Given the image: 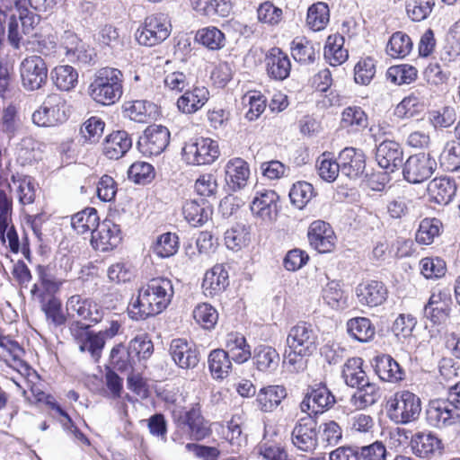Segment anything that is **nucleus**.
Listing matches in <instances>:
<instances>
[{
    "label": "nucleus",
    "mask_w": 460,
    "mask_h": 460,
    "mask_svg": "<svg viewBox=\"0 0 460 460\" xmlns=\"http://www.w3.org/2000/svg\"><path fill=\"white\" fill-rule=\"evenodd\" d=\"M287 396L286 388L282 385H268L261 388L256 398L258 407L264 412L273 411Z\"/></svg>",
    "instance_id": "obj_35"
},
{
    "label": "nucleus",
    "mask_w": 460,
    "mask_h": 460,
    "mask_svg": "<svg viewBox=\"0 0 460 460\" xmlns=\"http://www.w3.org/2000/svg\"><path fill=\"white\" fill-rule=\"evenodd\" d=\"M156 113V105L144 100L129 102L124 106L125 117L139 123L149 122L155 119Z\"/></svg>",
    "instance_id": "obj_38"
},
{
    "label": "nucleus",
    "mask_w": 460,
    "mask_h": 460,
    "mask_svg": "<svg viewBox=\"0 0 460 460\" xmlns=\"http://www.w3.org/2000/svg\"><path fill=\"white\" fill-rule=\"evenodd\" d=\"M347 330L349 334L356 341L367 342L376 333V329L370 320L366 317H356L348 321Z\"/></svg>",
    "instance_id": "obj_43"
},
{
    "label": "nucleus",
    "mask_w": 460,
    "mask_h": 460,
    "mask_svg": "<svg viewBox=\"0 0 460 460\" xmlns=\"http://www.w3.org/2000/svg\"><path fill=\"white\" fill-rule=\"evenodd\" d=\"M22 86L28 91L41 88L47 82L48 68L45 61L39 56L24 58L20 66Z\"/></svg>",
    "instance_id": "obj_8"
},
{
    "label": "nucleus",
    "mask_w": 460,
    "mask_h": 460,
    "mask_svg": "<svg viewBox=\"0 0 460 460\" xmlns=\"http://www.w3.org/2000/svg\"><path fill=\"white\" fill-rule=\"evenodd\" d=\"M192 316L195 322L206 330L214 329L218 321L217 310L208 303L198 304L192 311Z\"/></svg>",
    "instance_id": "obj_49"
},
{
    "label": "nucleus",
    "mask_w": 460,
    "mask_h": 460,
    "mask_svg": "<svg viewBox=\"0 0 460 460\" xmlns=\"http://www.w3.org/2000/svg\"><path fill=\"white\" fill-rule=\"evenodd\" d=\"M411 453L420 458L429 460L444 452L442 440L431 431H419L411 437Z\"/></svg>",
    "instance_id": "obj_13"
},
{
    "label": "nucleus",
    "mask_w": 460,
    "mask_h": 460,
    "mask_svg": "<svg viewBox=\"0 0 460 460\" xmlns=\"http://www.w3.org/2000/svg\"><path fill=\"white\" fill-rule=\"evenodd\" d=\"M292 57L299 63L310 64L315 59L314 45L305 38H296L291 42Z\"/></svg>",
    "instance_id": "obj_52"
},
{
    "label": "nucleus",
    "mask_w": 460,
    "mask_h": 460,
    "mask_svg": "<svg viewBox=\"0 0 460 460\" xmlns=\"http://www.w3.org/2000/svg\"><path fill=\"white\" fill-rule=\"evenodd\" d=\"M219 146L217 141L199 137L186 143L182 148V159L190 165L211 164L219 156Z\"/></svg>",
    "instance_id": "obj_6"
},
{
    "label": "nucleus",
    "mask_w": 460,
    "mask_h": 460,
    "mask_svg": "<svg viewBox=\"0 0 460 460\" xmlns=\"http://www.w3.org/2000/svg\"><path fill=\"white\" fill-rule=\"evenodd\" d=\"M269 75L276 80H284L289 75L291 63L289 58L279 48H272L266 56Z\"/></svg>",
    "instance_id": "obj_30"
},
{
    "label": "nucleus",
    "mask_w": 460,
    "mask_h": 460,
    "mask_svg": "<svg viewBox=\"0 0 460 460\" xmlns=\"http://www.w3.org/2000/svg\"><path fill=\"white\" fill-rule=\"evenodd\" d=\"M417 69L408 64L393 66L386 72L387 79L397 85L409 84L417 79Z\"/></svg>",
    "instance_id": "obj_50"
},
{
    "label": "nucleus",
    "mask_w": 460,
    "mask_h": 460,
    "mask_svg": "<svg viewBox=\"0 0 460 460\" xmlns=\"http://www.w3.org/2000/svg\"><path fill=\"white\" fill-rule=\"evenodd\" d=\"M339 159L341 172L349 178H357L365 171V155L360 149L345 147L340 153Z\"/></svg>",
    "instance_id": "obj_25"
},
{
    "label": "nucleus",
    "mask_w": 460,
    "mask_h": 460,
    "mask_svg": "<svg viewBox=\"0 0 460 460\" xmlns=\"http://www.w3.org/2000/svg\"><path fill=\"white\" fill-rule=\"evenodd\" d=\"M420 272L426 279H438L445 275L446 262L438 258H423L420 261Z\"/></svg>",
    "instance_id": "obj_62"
},
{
    "label": "nucleus",
    "mask_w": 460,
    "mask_h": 460,
    "mask_svg": "<svg viewBox=\"0 0 460 460\" xmlns=\"http://www.w3.org/2000/svg\"><path fill=\"white\" fill-rule=\"evenodd\" d=\"M51 78L59 90L70 91L77 84L78 73L71 66L61 65L52 70Z\"/></svg>",
    "instance_id": "obj_45"
},
{
    "label": "nucleus",
    "mask_w": 460,
    "mask_h": 460,
    "mask_svg": "<svg viewBox=\"0 0 460 460\" xmlns=\"http://www.w3.org/2000/svg\"><path fill=\"white\" fill-rule=\"evenodd\" d=\"M412 49L411 38L402 31H395L386 45V53L393 58H403Z\"/></svg>",
    "instance_id": "obj_46"
},
{
    "label": "nucleus",
    "mask_w": 460,
    "mask_h": 460,
    "mask_svg": "<svg viewBox=\"0 0 460 460\" xmlns=\"http://www.w3.org/2000/svg\"><path fill=\"white\" fill-rule=\"evenodd\" d=\"M279 356L277 350L267 345H260L255 348L253 362L260 371L275 370L279 365Z\"/></svg>",
    "instance_id": "obj_44"
},
{
    "label": "nucleus",
    "mask_w": 460,
    "mask_h": 460,
    "mask_svg": "<svg viewBox=\"0 0 460 460\" xmlns=\"http://www.w3.org/2000/svg\"><path fill=\"white\" fill-rule=\"evenodd\" d=\"M91 237V243L95 250L108 252L120 243V228L111 220H104L99 223Z\"/></svg>",
    "instance_id": "obj_17"
},
{
    "label": "nucleus",
    "mask_w": 460,
    "mask_h": 460,
    "mask_svg": "<svg viewBox=\"0 0 460 460\" xmlns=\"http://www.w3.org/2000/svg\"><path fill=\"white\" fill-rule=\"evenodd\" d=\"M174 295L172 281L167 278H154L143 284L137 296L128 305V314L135 321L146 320L162 313Z\"/></svg>",
    "instance_id": "obj_1"
},
{
    "label": "nucleus",
    "mask_w": 460,
    "mask_h": 460,
    "mask_svg": "<svg viewBox=\"0 0 460 460\" xmlns=\"http://www.w3.org/2000/svg\"><path fill=\"white\" fill-rule=\"evenodd\" d=\"M225 347V352L237 364L246 362L252 356L251 347L245 337L240 332H232L227 333Z\"/></svg>",
    "instance_id": "obj_28"
},
{
    "label": "nucleus",
    "mask_w": 460,
    "mask_h": 460,
    "mask_svg": "<svg viewBox=\"0 0 460 460\" xmlns=\"http://www.w3.org/2000/svg\"><path fill=\"white\" fill-rule=\"evenodd\" d=\"M123 80L124 76L119 69L111 66L100 68L89 85V95L100 104H114L123 94Z\"/></svg>",
    "instance_id": "obj_3"
},
{
    "label": "nucleus",
    "mask_w": 460,
    "mask_h": 460,
    "mask_svg": "<svg viewBox=\"0 0 460 460\" xmlns=\"http://www.w3.org/2000/svg\"><path fill=\"white\" fill-rule=\"evenodd\" d=\"M402 149L392 140L383 141L376 148V159L380 167L394 172L402 162Z\"/></svg>",
    "instance_id": "obj_26"
},
{
    "label": "nucleus",
    "mask_w": 460,
    "mask_h": 460,
    "mask_svg": "<svg viewBox=\"0 0 460 460\" xmlns=\"http://www.w3.org/2000/svg\"><path fill=\"white\" fill-rule=\"evenodd\" d=\"M341 127L349 131L359 132L368 125V117L359 106H349L341 113Z\"/></svg>",
    "instance_id": "obj_40"
},
{
    "label": "nucleus",
    "mask_w": 460,
    "mask_h": 460,
    "mask_svg": "<svg viewBox=\"0 0 460 460\" xmlns=\"http://www.w3.org/2000/svg\"><path fill=\"white\" fill-rule=\"evenodd\" d=\"M231 358L225 352V349H213L208 358V369L214 379L222 380L226 378L232 368Z\"/></svg>",
    "instance_id": "obj_39"
},
{
    "label": "nucleus",
    "mask_w": 460,
    "mask_h": 460,
    "mask_svg": "<svg viewBox=\"0 0 460 460\" xmlns=\"http://www.w3.org/2000/svg\"><path fill=\"white\" fill-rule=\"evenodd\" d=\"M9 188L13 191L20 204L25 206L32 204L36 198V187L33 180L26 175H13L9 182Z\"/></svg>",
    "instance_id": "obj_33"
},
{
    "label": "nucleus",
    "mask_w": 460,
    "mask_h": 460,
    "mask_svg": "<svg viewBox=\"0 0 460 460\" xmlns=\"http://www.w3.org/2000/svg\"><path fill=\"white\" fill-rule=\"evenodd\" d=\"M22 46H24L27 50L48 56L56 48V41L51 35L33 32L27 36L26 41L22 42Z\"/></svg>",
    "instance_id": "obj_48"
},
{
    "label": "nucleus",
    "mask_w": 460,
    "mask_h": 460,
    "mask_svg": "<svg viewBox=\"0 0 460 460\" xmlns=\"http://www.w3.org/2000/svg\"><path fill=\"white\" fill-rule=\"evenodd\" d=\"M132 146V140L126 131L110 134L103 144V153L109 159L122 157Z\"/></svg>",
    "instance_id": "obj_32"
},
{
    "label": "nucleus",
    "mask_w": 460,
    "mask_h": 460,
    "mask_svg": "<svg viewBox=\"0 0 460 460\" xmlns=\"http://www.w3.org/2000/svg\"><path fill=\"white\" fill-rule=\"evenodd\" d=\"M388 291L384 283L377 280L362 282L356 288V296L361 305L376 307L385 303Z\"/></svg>",
    "instance_id": "obj_20"
},
{
    "label": "nucleus",
    "mask_w": 460,
    "mask_h": 460,
    "mask_svg": "<svg viewBox=\"0 0 460 460\" xmlns=\"http://www.w3.org/2000/svg\"><path fill=\"white\" fill-rule=\"evenodd\" d=\"M104 122L98 117H91L84 122L80 134L85 142L96 143L102 136Z\"/></svg>",
    "instance_id": "obj_60"
},
{
    "label": "nucleus",
    "mask_w": 460,
    "mask_h": 460,
    "mask_svg": "<svg viewBox=\"0 0 460 460\" xmlns=\"http://www.w3.org/2000/svg\"><path fill=\"white\" fill-rule=\"evenodd\" d=\"M362 364L363 360L360 358H349L344 364L342 377L349 386L357 387L368 380Z\"/></svg>",
    "instance_id": "obj_47"
},
{
    "label": "nucleus",
    "mask_w": 460,
    "mask_h": 460,
    "mask_svg": "<svg viewBox=\"0 0 460 460\" xmlns=\"http://www.w3.org/2000/svg\"><path fill=\"white\" fill-rule=\"evenodd\" d=\"M228 285V271L223 264H217L205 273L202 281L203 294L213 297L225 291Z\"/></svg>",
    "instance_id": "obj_23"
},
{
    "label": "nucleus",
    "mask_w": 460,
    "mask_h": 460,
    "mask_svg": "<svg viewBox=\"0 0 460 460\" xmlns=\"http://www.w3.org/2000/svg\"><path fill=\"white\" fill-rule=\"evenodd\" d=\"M358 460H386L388 452L385 444L375 441L358 448Z\"/></svg>",
    "instance_id": "obj_64"
},
{
    "label": "nucleus",
    "mask_w": 460,
    "mask_h": 460,
    "mask_svg": "<svg viewBox=\"0 0 460 460\" xmlns=\"http://www.w3.org/2000/svg\"><path fill=\"white\" fill-rule=\"evenodd\" d=\"M440 163L447 171L460 170V144L447 145L440 155Z\"/></svg>",
    "instance_id": "obj_63"
},
{
    "label": "nucleus",
    "mask_w": 460,
    "mask_h": 460,
    "mask_svg": "<svg viewBox=\"0 0 460 460\" xmlns=\"http://www.w3.org/2000/svg\"><path fill=\"white\" fill-rule=\"evenodd\" d=\"M179 249V238L176 234L165 233L161 234L154 245V252L161 258L174 255Z\"/></svg>",
    "instance_id": "obj_53"
},
{
    "label": "nucleus",
    "mask_w": 460,
    "mask_h": 460,
    "mask_svg": "<svg viewBox=\"0 0 460 460\" xmlns=\"http://www.w3.org/2000/svg\"><path fill=\"white\" fill-rule=\"evenodd\" d=\"M98 225L99 217L93 208H85L75 214L71 218V226L79 234H91L92 235Z\"/></svg>",
    "instance_id": "obj_41"
},
{
    "label": "nucleus",
    "mask_w": 460,
    "mask_h": 460,
    "mask_svg": "<svg viewBox=\"0 0 460 460\" xmlns=\"http://www.w3.org/2000/svg\"><path fill=\"white\" fill-rule=\"evenodd\" d=\"M36 271L41 285L49 293L57 292L64 282V279L58 277L54 272V268L50 265H39Z\"/></svg>",
    "instance_id": "obj_59"
},
{
    "label": "nucleus",
    "mask_w": 460,
    "mask_h": 460,
    "mask_svg": "<svg viewBox=\"0 0 460 460\" xmlns=\"http://www.w3.org/2000/svg\"><path fill=\"white\" fill-rule=\"evenodd\" d=\"M323 55L327 62L332 66L343 64L349 58L348 48H345L344 36L339 32L330 35L325 42Z\"/></svg>",
    "instance_id": "obj_31"
},
{
    "label": "nucleus",
    "mask_w": 460,
    "mask_h": 460,
    "mask_svg": "<svg viewBox=\"0 0 460 460\" xmlns=\"http://www.w3.org/2000/svg\"><path fill=\"white\" fill-rule=\"evenodd\" d=\"M375 371L380 379L396 383L403 378V371L399 364L389 355H380L375 358Z\"/></svg>",
    "instance_id": "obj_37"
},
{
    "label": "nucleus",
    "mask_w": 460,
    "mask_h": 460,
    "mask_svg": "<svg viewBox=\"0 0 460 460\" xmlns=\"http://www.w3.org/2000/svg\"><path fill=\"white\" fill-rule=\"evenodd\" d=\"M170 142V131L161 125L149 126L140 137L137 146L146 156L161 155Z\"/></svg>",
    "instance_id": "obj_12"
},
{
    "label": "nucleus",
    "mask_w": 460,
    "mask_h": 460,
    "mask_svg": "<svg viewBox=\"0 0 460 460\" xmlns=\"http://www.w3.org/2000/svg\"><path fill=\"white\" fill-rule=\"evenodd\" d=\"M376 74V62L370 57L360 58L354 67V79L358 84L367 85Z\"/></svg>",
    "instance_id": "obj_56"
},
{
    "label": "nucleus",
    "mask_w": 460,
    "mask_h": 460,
    "mask_svg": "<svg viewBox=\"0 0 460 460\" xmlns=\"http://www.w3.org/2000/svg\"><path fill=\"white\" fill-rule=\"evenodd\" d=\"M170 354L174 363L181 368H194L199 361L196 346L184 339H174L170 344Z\"/></svg>",
    "instance_id": "obj_19"
},
{
    "label": "nucleus",
    "mask_w": 460,
    "mask_h": 460,
    "mask_svg": "<svg viewBox=\"0 0 460 460\" xmlns=\"http://www.w3.org/2000/svg\"><path fill=\"white\" fill-rule=\"evenodd\" d=\"M380 398L378 386L367 380L357 386V391L351 397V402L357 409H365L376 403Z\"/></svg>",
    "instance_id": "obj_42"
},
{
    "label": "nucleus",
    "mask_w": 460,
    "mask_h": 460,
    "mask_svg": "<svg viewBox=\"0 0 460 460\" xmlns=\"http://www.w3.org/2000/svg\"><path fill=\"white\" fill-rule=\"evenodd\" d=\"M66 307L68 316L75 319L74 322L87 321L92 325L100 322L102 316V310L94 301L80 295L70 296Z\"/></svg>",
    "instance_id": "obj_14"
},
{
    "label": "nucleus",
    "mask_w": 460,
    "mask_h": 460,
    "mask_svg": "<svg viewBox=\"0 0 460 460\" xmlns=\"http://www.w3.org/2000/svg\"><path fill=\"white\" fill-rule=\"evenodd\" d=\"M209 93L205 87H194L186 91L177 101V106L183 113H194L208 100Z\"/></svg>",
    "instance_id": "obj_34"
},
{
    "label": "nucleus",
    "mask_w": 460,
    "mask_h": 460,
    "mask_svg": "<svg viewBox=\"0 0 460 460\" xmlns=\"http://www.w3.org/2000/svg\"><path fill=\"white\" fill-rule=\"evenodd\" d=\"M329 19L330 11L325 3L318 2L309 7L306 21L313 29H325Z\"/></svg>",
    "instance_id": "obj_57"
},
{
    "label": "nucleus",
    "mask_w": 460,
    "mask_h": 460,
    "mask_svg": "<svg viewBox=\"0 0 460 460\" xmlns=\"http://www.w3.org/2000/svg\"><path fill=\"white\" fill-rule=\"evenodd\" d=\"M441 223L437 218H424L420 221L416 233V241L421 244H430L439 234Z\"/></svg>",
    "instance_id": "obj_54"
},
{
    "label": "nucleus",
    "mask_w": 460,
    "mask_h": 460,
    "mask_svg": "<svg viewBox=\"0 0 460 460\" xmlns=\"http://www.w3.org/2000/svg\"><path fill=\"white\" fill-rule=\"evenodd\" d=\"M91 324L73 322L69 326L70 333L81 352H88L97 361L104 348V341L97 332L89 331Z\"/></svg>",
    "instance_id": "obj_7"
},
{
    "label": "nucleus",
    "mask_w": 460,
    "mask_h": 460,
    "mask_svg": "<svg viewBox=\"0 0 460 460\" xmlns=\"http://www.w3.org/2000/svg\"><path fill=\"white\" fill-rule=\"evenodd\" d=\"M437 166L435 159L429 154L411 155L403 164V178L410 183H420L429 179Z\"/></svg>",
    "instance_id": "obj_10"
},
{
    "label": "nucleus",
    "mask_w": 460,
    "mask_h": 460,
    "mask_svg": "<svg viewBox=\"0 0 460 460\" xmlns=\"http://www.w3.org/2000/svg\"><path fill=\"white\" fill-rule=\"evenodd\" d=\"M250 242V233L243 225H237L225 233V243L227 249L238 252Z\"/></svg>",
    "instance_id": "obj_51"
},
{
    "label": "nucleus",
    "mask_w": 460,
    "mask_h": 460,
    "mask_svg": "<svg viewBox=\"0 0 460 460\" xmlns=\"http://www.w3.org/2000/svg\"><path fill=\"white\" fill-rule=\"evenodd\" d=\"M319 176L328 182L334 181L341 170V164L330 157L329 154H323L316 161Z\"/></svg>",
    "instance_id": "obj_58"
},
{
    "label": "nucleus",
    "mask_w": 460,
    "mask_h": 460,
    "mask_svg": "<svg viewBox=\"0 0 460 460\" xmlns=\"http://www.w3.org/2000/svg\"><path fill=\"white\" fill-rule=\"evenodd\" d=\"M335 403V397L323 384H318L308 388L300 409L303 412L311 414L322 413L330 409Z\"/></svg>",
    "instance_id": "obj_15"
},
{
    "label": "nucleus",
    "mask_w": 460,
    "mask_h": 460,
    "mask_svg": "<svg viewBox=\"0 0 460 460\" xmlns=\"http://www.w3.org/2000/svg\"><path fill=\"white\" fill-rule=\"evenodd\" d=\"M314 196V187L306 181H297L293 184L289 198L291 203L297 208L302 209L312 199Z\"/></svg>",
    "instance_id": "obj_55"
},
{
    "label": "nucleus",
    "mask_w": 460,
    "mask_h": 460,
    "mask_svg": "<svg viewBox=\"0 0 460 460\" xmlns=\"http://www.w3.org/2000/svg\"><path fill=\"white\" fill-rule=\"evenodd\" d=\"M318 432L316 420L311 416L301 418L292 430V443L301 451L314 452L318 447Z\"/></svg>",
    "instance_id": "obj_11"
},
{
    "label": "nucleus",
    "mask_w": 460,
    "mask_h": 460,
    "mask_svg": "<svg viewBox=\"0 0 460 460\" xmlns=\"http://www.w3.org/2000/svg\"><path fill=\"white\" fill-rule=\"evenodd\" d=\"M279 195L272 190L255 192L250 208L252 215L265 223H272L278 217Z\"/></svg>",
    "instance_id": "obj_16"
},
{
    "label": "nucleus",
    "mask_w": 460,
    "mask_h": 460,
    "mask_svg": "<svg viewBox=\"0 0 460 460\" xmlns=\"http://www.w3.org/2000/svg\"><path fill=\"white\" fill-rule=\"evenodd\" d=\"M128 349L139 359H146L153 354L154 345L148 336L142 333L130 341Z\"/></svg>",
    "instance_id": "obj_61"
},
{
    "label": "nucleus",
    "mask_w": 460,
    "mask_h": 460,
    "mask_svg": "<svg viewBox=\"0 0 460 460\" xmlns=\"http://www.w3.org/2000/svg\"><path fill=\"white\" fill-rule=\"evenodd\" d=\"M68 108L66 100L58 93L49 94L32 113V122L39 127H56L66 121Z\"/></svg>",
    "instance_id": "obj_5"
},
{
    "label": "nucleus",
    "mask_w": 460,
    "mask_h": 460,
    "mask_svg": "<svg viewBox=\"0 0 460 460\" xmlns=\"http://www.w3.org/2000/svg\"><path fill=\"white\" fill-rule=\"evenodd\" d=\"M52 0H14L13 12L21 22L22 29H34L40 21V17L28 9V6L34 10L45 11Z\"/></svg>",
    "instance_id": "obj_22"
},
{
    "label": "nucleus",
    "mask_w": 460,
    "mask_h": 460,
    "mask_svg": "<svg viewBox=\"0 0 460 460\" xmlns=\"http://www.w3.org/2000/svg\"><path fill=\"white\" fill-rule=\"evenodd\" d=\"M310 245L321 253L330 252L336 243V235L332 226L322 220L311 223L308 233Z\"/></svg>",
    "instance_id": "obj_18"
},
{
    "label": "nucleus",
    "mask_w": 460,
    "mask_h": 460,
    "mask_svg": "<svg viewBox=\"0 0 460 460\" xmlns=\"http://www.w3.org/2000/svg\"><path fill=\"white\" fill-rule=\"evenodd\" d=\"M452 305L450 288L435 289L424 307V315L435 324L444 323L450 315Z\"/></svg>",
    "instance_id": "obj_9"
},
{
    "label": "nucleus",
    "mask_w": 460,
    "mask_h": 460,
    "mask_svg": "<svg viewBox=\"0 0 460 460\" xmlns=\"http://www.w3.org/2000/svg\"><path fill=\"white\" fill-rule=\"evenodd\" d=\"M62 40L66 55L71 62H77L83 65L94 63L95 54L93 49L87 48L82 43L73 31H65Z\"/></svg>",
    "instance_id": "obj_21"
},
{
    "label": "nucleus",
    "mask_w": 460,
    "mask_h": 460,
    "mask_svg": "<svg viewBox=\"0 0 460 460\" xmlns=\"http://www.w3.org/2000/svg\"><path fill=\"white\" fill-rule=\"evenodd\" d=\"M428 195L439 205H447L456 192L455 181L447 177L435 178L428 184Z\"/></svg>",
    "instance_id": "obj_29"
},
{
    "label": "nucleus",
    "mask_w": 460,
    "mask_h": 460,
    "mask_svg": "<svg viewBox=\"0 0 460 460\" xmlns=\"http://www.w3.org/2000/svg\"><path fill=\"white\" fill-rule=\"evenodd\" d=\"M211 214V208L204 201L199 203L195 199H190L182 205V215L185 220L194 227L203 226L210 218Z\"/></svg>",
    "instance_id": "obj_36"
},
{
    "label": "nucleus",
    "mask_w": 460,
    "mask_h": 460,
    "mask_svg": "<svg viewBox=\"0 0 460 460\" xmlns=\"http://www.w3.org/2000/svg\"><path fill=\"white\" fill-rule=\"evenodd\" d=\"M317 334L313 326L306 323H299L293 326L287 337V347L284 363L292 371L304 368V358L310 356L316 349Z\"/></svg>",
    "instance_id": "obj_2"
},
{
    "label": "nucleus",
    "mask_w": 460,
    "mask_h": 460,
    "mask_svg": "<svg viewBox=\"0 0 460 460\" xmlns=\"http://www.w3.org/2000/svg\"><path fill=\"white\" fill-rule=\"evenodd\" d=\"M225 171L226 181L232 190H240L247 185L250 167L243 159L239 157L230 159L226 164Z\"/></svg>",
    "instance_id": "obj_24"
},
{
    "label": "nucleus",
    "mask_w": 460,
    "mask_h": 460,
    "mask_svg": "<svg viewBox=\"0 0 460 460\" xmlns=\"http://www.w3.org/2000/svg\"><path fill=\"white\" fill-rule=\"evenodd\" d=\"M387 415L397 424H407L418 420L421 411L420 399L411 392H397L386 402Z\"/></svg>",
    "instance_id": "obj_4"
},
{
    "label": "nucleus",
    "mask_w": 460,
    "mask_h": 460,
    "mask_svg": "<svg viewBox=\"0 0 460 460\" xmlns=\"http://www.w3.org/2000/svg\"><path fill=\"white\" fill-rule=\"evenodd\" d=\"M0 348L4 353L5 352L6 355L10 357L12 360L10 366L15 369L19 375H25L27 377L30 376L35 378L37 377V373L22 360L24 351L18 342L6 336L0 335Z\"/></svg>",
    "instance_id": "obj_27"
}]
</instances>
